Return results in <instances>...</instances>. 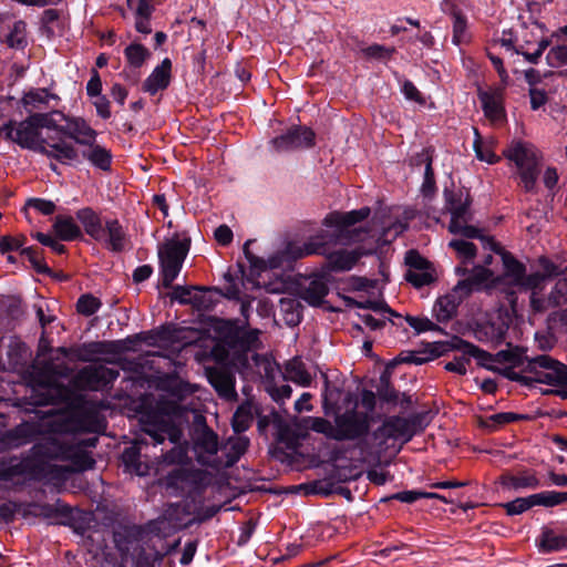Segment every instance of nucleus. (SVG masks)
Listing matches in <instances>:
<instances>
[{
    "label": "nucleus",
    "instance_id": "obj_1",
    "mask_svg": "<svg viewBox=\"0 0 567 567\" xmlns=\"http://www.w3.org/2000/svg\"><path fill=\"white\" fill-rule=\"evenodd\" d=\"M141 434L134 445L125 449L122 454L124 464L133 468L138 475L144 473L141 470V457H150L148 449L156 450L152 457L157 464H181L187 458V449L181 444L183 437L182 429L167 415L161 413H148L141 417Z\"/></svg>",
    "mask_w": 567,
    "mask_h": 567
},
{
    "label": "nucleus",
    "instance_id": "obj_2",
    "mask_svg": "<svg viewBox=\"0 0 567 567\" xmlns=\"http://www.w3.org/2000/svg\"><path fill=\"white\" fill-rule=\"evenodd\" d=\"M369 215V207L347 213H329L322 221L327 229L319 230L302 246L288 245L287 252L291 259H300L310 255H326L337 245L346 246L361 241L365 231L362 228L351 229V227L368 218Z\"/></svg>",
    "mask_w": 567,
    "mask_h": 567
},
{
    "label": "nucleus",
    "instance_id": "obj_3",
    "mask_svg": "<svg viewBox=\"0 0 567 567\" xmlns=\"http://www.w3.org/2000/svg\"><path fill=\"white\" fill-rule=\"evenodd\" d=\"M0 134L7 140L49 158H53L61 164L71 165L72 162H79L76 147L62 137L48 135L41 137V132L33 124L30 115L17 123L9 121L0 127Z\"/></svg>",
    "mask_w": 567,
    "mask_h": 567
},
{
    "label": "nucleus",
    "instance_id": "obj_4",
    "mask_svg": "<svg viewBox=\"0 0 567 567\" xmlns=\"http://www.w3.org/2000/svg\"><path fill=\"white\" fill-rule=\"evenodd\" d=\"M522 372L514 371L513 365L501 371L502 375L511 381L519 382L524 385H533V383H545L553 386L563 388L557 393L563 398H567V365L555 360L548 354H540L527 359V363L523 365Z\"/></svg>",
    "mask_w": 567,
    "mask_h": 567
},
{
    "label": "nucleus",
    "instance_id": "obj_5",
    "mask_svg": "<svg viewBox=\"0 0 567 567\" xmlns=\"http://www.w3.org/2000/svg\"><path fill=\"white\" fill-rule=\"evenodd\" d=\"M97 442V436L85 440L73 437L72 442L56 437H45L32 446L31 453L34 458L43 463L52 460L71 461L75 471H85L92 468L95 464L85 449L95 447Z\"/></svg>",
    "mask_w": 567,
    "mask_h": 567
},
{
    "label": "nucleus",
    "instance_id": "obj_6",
    "mask_svg": "<svg viewBox=\"0 0 567 567\" xmlns=\"http://www.w3.org/2000/svg\"><path fill=\"white\" fill-rule=\"evenodd\" d=\"M449 344L451 349L464 352L465 354L475 358L480 365L489 370H493V368L488 367L487 362L509 363L513 367H520L527 363V359H530L526 354L525 350L519 347H512L511 343H507V349L501 350L495 354L482 350L477 346L463 340L460 337H453Z\"/></svg>",
    "mask_w": 567,
    "mask_h": 567
},
{
    "label": "nucleus",
    "instance_id": "obj_7",
    "mask_svg": "<svg viewBox=\"0 0 567 567\" xmlns=\"http://www.w3.org/2000/svg\"><path fill=\"white\" fill-rule=\"evenodd\" d=\"M504 156L513 161L518 167L519 178L525 190L535 192L539 175L536 148L530 144L517 142L504 151Z\"/></svg>",
    "mask_w": 567,
    "mask_h": 567
},
{
    "label": "nucleus",
    "instance_id": "obj_8",
    "mask_svg": "<svg viewBox=\"0 0 567 567\" xmlns=\"http://www.w3.org/2000/svg\"><path fill=\"white\" fill-rule=\"evenodd\" d=\"M189 250V240L172 239L158 248L162 286L171 288Z\"/></svg>",
    "mask_w": 567,
    "mask_h": 567
},
{
    "label": "nucleus",
    "instance_id": "obj_9",
    "mask_svg": "<svg viewBox=\"0 0 567 567\" xmlns=\"http://www.w3.org/2000/svg\"><path fill=\"white\" fill-rule=\"evenodd\" d=\"M511 323V312L506 309H499L489 315L486 320L476 322L473 334L477 341L496 347L505 342Z\"/></svg>",
    "mask_w": 567,
    "mask_h": 567
},
{
    "label": "nucleus",
    "instance_id": "obj_10",
    "mask_svg": "<svg viewBox=\"0 0 567 567\" xmlns=\"http://www.w3.org/2000/svg\"><path fill=\"white\" fill-rule=\"evenodd\" d=\"M369 430L367 414L347 411L334 419V441H354L367 435Z\"/></svg>",
    "mask_w": 567,
    "mask_h": 567
},
{
    "label": "nucleus",
    "instance_id": "obj_11",
    "mask_svg": "<svg viewBox=\"0 0 567 567\" xmlns=\"http://www.w3.org/2000/svg\"><path fill=\"white\" fill-rule=\"evenodd\" d=\"M204 478L202 471L178 467L167 474L165 485L179 495L192 496L203 491Z\"/></svg>",
    "mask_w": 567,
    "mask_h": 567
},
{
    "label": "nucleus",
    "instance_id": "obj_12",
    "mask_svg": "<svg viewBox=\"0 0 567 567\" xmlns=\"http://www.w3.org/2000/svg\"><path fill=\"white\" fill-rule=\"evenodd\" d=\"M315 138L316 134L310 127L295 125L284 134L272 138L271 145L279 153L293 152L312 147Z\"/></svg>",
    "mask_w": 567,
    "mask_h": 567
},
{
    "label": "nucleus",
    "instance_id": "obj_13",
    "mask_svg": "<svg viewBox=\"0 0 567 567\" xmlns=\"http://www.w3.org/2000/svg\"><path fill=\"white\" fill-rule=\"evenodd\" d=\"M373 436L380 445H385L389 440H401L402 444L408 443L414 436V431L406 417L389 416L374 432Z\"/></svg>",
    "mask_w": 567,
    "mask_h": 567
},
{
    "label": "nucleus",
    "instance_id": "obj_14",
    "mask_svg": "<svg viewBox=\"0 0 567 567\" xmlns=\"http://www.w3.org/2000/svg\"><path fill=\"white\" fill-rule=\"evenodd\" d=\"M192 440L197 461L203 465L208 464V458L215 455L219 447L217 434L206 424L204 419L194 427Z\"/></svg>",
    "mask_w": 567,
    "mask_h": 567
},
{
    "label": "nucleus",
    "instance_id": "obj_15",
    "mask_svg": "<svg viewBox=\"0 0 567 567\" xmlns=\"http://www.w3.org/2000/svg\"><path fill=\"white\" fill-rule=\"evenodd\" d=\"M258 330H246L231 324L225 332L223 342L234 353L245 354V362H247L246 353L258 347Z\"/></svg>",
    "mask_w": 567,
    "mask_h": 567
},
{
    "label": "nucleus",
    "instance_id": "obj_16",
    "mask_svg": "<svg viewBox=\"0 0 567 567\" xmlns=\"http://www.w3.org/2000/svg\"><path fill=\"white\" fill-rule=\"evenodd\" d=\"M298 297L309 306L320 307L329 293L327 279L322 275H311L297 284Z\"/></svg>",
    "mask_w": 567,
    "mask_h": 567
},
{
    "label": "nucleus",
    "instance_id": "obj_17",
    "mask_svg": "<svg viewBox=\"0 0 567 567\" xmlns=\"http://www.w3.org/2000/svg\"><path fill=\"white\" fill-rule=\"evenodd\" d=\"M206 375L210 385L220 398L227 401H235L237 399L235 374L230 369L226 367L207 368Z\"/></svg>",
    "mask_w": 567,
    "mask_h": 567
},
{
    "label": "nucleus",
    "instance_id": "obj_18",
    "mask_svg": "<svg viewBox=\"0 0 567 567\" xmlns=\"http://www.w3.org/2000/svg\"><path fill=\"white\" fill-rule=\"evenodd\" d=\"M66 124L59 128V134L73 140L76 144L85 146L96 141L97 133L82 117H64Z\"/></svg>",
    "mask_w": 567,
    "mask_h": 567
},
{
    "label": "nucleus",
    "instance_id": "obj_19",
    "mask_svg": "<svg viewBox=\"0 0 567 567\" xmlns=\"http://www.w3.org/2000/svg\"><path fill=\"white\" fill-rule=\"evenodd\" d=\"M477 96L488 120L497 122L505 118L504 86L492 87L487 91L478 89Z\"/></svg>",
    "mask_w": 567,
    "mask_h": 567
},
{
    "label": "nucleus",
    "instance_id": "obj_20",
    "mask_svg": "<svg viewBox=\"0 0 567 567\" xmlns=\"http://www.w3.org/2000/svg\"><path fill=\"white\" fill-rule=\"evenodd\" d=\"M368 254H372V250L365 251L362 248H357L351 251L344 249L329 251L324 255L327 259L323 268L329 271H348L363 255Z\"/></svg>",
    "mask_w": 567,
    "mask_h": 567
},
{
    "label": "nucleus",
    "instance_id": "obj_21",
    "mask_svg": "<svg viewBox=\"0 0 567 567\" xmlns=\"http://www.w3.org/2000/svg\"><path fill=\"white\" fill-rule=\"evenodd\" d=\"M499 483L504 488L514 491L535 489L540 486V481L536 473L530 470H524L517 474L506 472L501 475Z\"/></svg>",
    "mask_w": 567,
    "mask_h": 567
},
{
    "label": "nucleus",
    "instance_id": "obj_22",
    "mask_svg": "<svg viewBox=\"0 0 567 567\" xmlns=\"http://www.w3.org/2000/svg\"><path fill=\"white\" fill-rule=\"evenodd\" d=\"M172 62L165 58L159 65H157L151 75L144 81L143 90L151 95L156 94L158 91L165 90L171 82Z\"/></svg>",
    "mask_w": 567,
    "mask_h": 567
},
{
    "label": "nucleus",
    "instance_id": "obj_23",
    "mask_svg": "<svg viewBox=\"0 0 567 567\" xmlns=\"http://www.w3.org/2000/svg\"><path fill=\"white\" fill-rule=\"evenodd\" d=\"M78 153L80 158L78 163H81L82 159H86L93 166L102 171H110L112 154L104 146L96 144V141L83 146V150L81 152L78 151ZM74 163L75 162H72L71 164Z\"/></svg>",
    "mask_w": 567,
    "mask_h": 567
},
{
    "label": "nucleus",
    "instance_id": "obj_24",
    "mask_svg": "<svg viewBox=\"0 0 567 567\" xmlns=\"http://www.w3.org/2000/svg\"><path fill=\"white\" fill-rule=\"evenodd\" d=\"M185 505L183 504H172L165 511V518L169 520L171 525L176 528H186L193 525L194 523H203L217 514L219 507H207L200 513H198L195 517L188 519L187 522H183L177 517V514L184 511Z\"/></svg>",
    "mask_w": 567,
    "mask_h": 567
},
{
    "label": "nucleus",
    "instance_id": "obj_25",
    "mask_svg": "<svg viewBox=\"0 0 567 567\" xmlns=\"http://www.w3.org/2000/svg\"><path fill=\"white\" fill-rule=\"evenodd\" d=\"M465 297L466 296L462 292H456L455 288L452 293L440 297L433 307V312L437 321L445 322L452 319L456 315L457 307Z\"/></svg>",
    "mask_w": 567,
    "mask_h": 567
},
{
    "label": "nucleus",
    "instance_id": "obj_26",
    "mask_svg": "<svg viewBox=\"0 0 567 567\" xmlns=\"http://www.w3.org/2000/svg\"><path fill=\"white\" fill-rule=\"evenodd\" d=\"M493 276V272L484 266H475L466 279L461 280L455 286L456 292H462L464 296H468L473 291L482 289L483 285L488 281Z\"/></svg>",
    "mask_w": 567,
    "mask_h": 567
},
{
    "label": "nucleus",
    "instance_id": "obj_27",
    "mask_svg": "<svg viewBox=\"0 0 567 567\" xmlns=\"http://www.w3.org/2000/svg\"><path fill=\"white\" fill-rule=\"evenodd\" d=\"M76 218L83 225L85 233L93 239L101 241L105 237L104 223L100 215L90 207L79 209Z\"/></svg>",
    "mask_w": 567,
    "mask_h": 567
},
{
    "label": "nucleus",
    "instance_id": "obj_28",
    "mask_svg": "<svg viewBox=\"0 0 567 567\" xmlns=\"http://www.w3.org/2000/svg\"><path fill=\"white\" fill-rule=\"evenodd\" d=\"M466 221L467 216L460 218L458 220H451L449 230L453 234H461L465 238L481 239L485 249L492 251L498 249V244L493 238L483 236L481 229L475 226L467 225Z\"/></svg>",
    "mask_w": 567,
    "mask_h": 567
},
{
    "label": "nucleus",
    "instance_id": "obj_29",
    "mask_svg": "<svg viewBox=\"0 0 567 567\" xmlns=\"http://www.w3.org/2000/svg\"><path fill=\"white\" fill-rule=\"evenodd\" d=\"M105 237L101 241L104 243L106 248L114 252L124 250L125 247V233L117 219H107L104 221Z\"/></svg>",
    "mask_w": 567,
    "mask_h": 567
},
{
    "label": "nucleus",
    "instance_id": "obj_30",
    "mask_svg": "<svg viewBox=\"0 0 567 567\" xmlns=\"http://www.w3.org/2000/svg\"><path fill=\"white\" fill-rule=\"evenodd\" d=\"M445 208L451 213V220H458L468 215V207L471 204L470 196L466 194L463 199V193H455L453 190H444Z\"/></svg>",
    "mask_w": 567,
    "mask_h": 567
},
{
    "label": "nucleus",
    "instance_id": "obj_31",
    "mask_svg": "<svg viewBox=\"0 0 567 567\" xmlns=\"http://www.w3.org/2000/svg\"><path fill=\"white\" fill-rule=\"evenodd\" d=\"M252 243V240H247L244 245V254L249 261L250 266L254 268H257L259 270H266V269H275L279 268L284 265V262L288 259L289 252H287V249L284 251H279L275 254L274 256L269 257L268 260H265L262 258H258L251 254L249 250V245Z\"/></svg>",
    "mask_w": 567,
    "mask_h": 567
},
{
    "label": "nucleus",
    "instance_id": "obj_32",
    "mask_svg": "<svg viewBox=\"0 0 567 567\" xmlns=\"http://www.w3.org/2000/svg\"><path fill=\"white\" fill-rule=\"evenodd\" d=\"M494 251L502 256L505 276L509 278L512 285L518 287L526 274L525 265L518 261L512 254L505 251L499 245L498 249Z\"/></svg>",
    "mask_w": 567,
    "mask_h": 567
},
{
    "label": "nucleus",
    "instance_id": "obj_33",
    "mask_svg": "<svg viewBox=\"0 0 567 567\" xmlns=\"http://www.w3.org/2000/svg\"><path fill=\"white\" fill-rule=\"evenodd\" d=\"M29 348L20 339L12 337L7 347V370L22 368L27 363Z\"/></svg>",
    "mask_w": 567,
    "mask_h": 567
},
{
    "label": "nucleus",
    "instance_id": "obj_34",
    "mask_svg": "<svg viewBox=\"0 0 567 567\" xmlns=\"http://www.w3.org/2000/svg\"><path fill=\"white\" fill-rule=\"evenodd\" d=\"M285 379L301 386L310 385L312 378L306 369V364L299 357H295L286 363Z\"/></svg>",
    "mask_w": 567,
    "mask_h": 567
},
{
    "label": "nucleus",
    "instance_id": "obj_35",
    "mask_svg": "<svg viewBox=\"0 0 567 567\" xmlns=\"http://www.w3.org/2000/svg\"><path fill=\"white\" fill-rule=\"evenodd\" d=\"M249 446V440L246 436L229 437L223 449L227 450L225 466H234Z\"/></svg>",
    "mask_w": 567,
    "mask_h": 567
},
{
    "label": "nucleus",
    "instance_id": "obj_36",
    "mask_svg": "<svg viewBox=\"0 0 567 567\" xmlns=\"http://www.w3.org/2000/svg\"><path fill=\"white\" fill-rule=\"evenodd\" d=\"M53 229L62 240H74L81 237V229L70 216H56Z\"/></svg>",
    "mask_w": 567,
    "mask_h": 567
},
{
    "label": "nucleus",
    "instance_id": "obj_37",
    "mask_svg": "<svg viewBox=\"0 0 567 567\" xmlns=\"http://www.w3.org/2000/svg\"><path fill=\"white\" fill-rule=\"evenodd\" d=\"M528 419L529 416L525 414H517L514 412H501L481 420L480 425L489 432H494L504 424Z\"/></svg>",
    "mask_w": 567,
    "mask_h": 567
},
{
    "label": "nucleus",
    "instance_id": "obj_38",
    "mask_svg": "<svg viewBox=\"0 0 567 567\" xmlns=\"http://www.w3.org/2000/svg\"><path fill=\"white\" fill-rule=\"evenodd\" d=\"M34 433V425L23 423L7 433L6 442L10 447H19L30 443Z\"/></svg>",
    "mask_w": 567,
    "mask_h": 567
},
{
    "label": "nucleus",
    "instance_id": "obj_39",
    "mask_svg": "<svg viewBox=\"0 0 567 567\" xmlns=\"http://www.w3.org/2000/svg\"><path fill=\"white\" fill-rule=\"evenodd\" d=\"M537 264L546 279H551L567 272V260L560 256H556L555 260L540 256L537 259Z\"/></svg>",
    "mask_w": 567,
    "mask_h": 567
},
{
    "label": "nucleus",
    "instance_id": "obj_40",
    "mask_svg": "<svg viewBox=\"0 0 567 567\" xmlns=\"http://www.w3.org/2000/svg\"><path fill=\"white\" fill-rule=\"evenodd\" d=\"M449 14L453 19V39H452V41L454 44L460 45L467 41L466 17L462 13V11L455 4L450 6Z\"/></svg>",
    "mask_w": 567,
    "mask_h": 567
},
{
    "label": "nucleus",
    "instance_id": "obj_41",
    "mask_svg": "<svg viewBox=\"0 0 567 567\" xmlns=\"http://www.w3.org/2000/svg\"><path fill=\"white\" fill-rule=\"evenodd\" d=\"M254 421L252 404L250 402H244L240 404L234 413L231 425L235 433L239 434L249 429Z\"/></svg>",
    "mask_w": 567,
    "mask_h": 567
},
{
    "label": "nucleus",
    "instance_id": "obj_42",
    "mask_svg": "<svg viewBox=\"0 0 567 567\" xmlns=\"http://www.w3.org/2000/svg\"><path fill=\"white\" fill-rule=\"evenodd\" d=\"M533 506L554 507L567 503V492L547 491L528 496Z\"/></svg>",
    "mask_w": 567,
    "mask_h": 567
},
{
    "label": "nucleus",
    "instance_id": "obj_43",
    "mask_svg": "<svg viewBox=\"0 0 567 567\" xmlns=\"http://www.w3.org/2000/svg\"><path fill=\"white\" fill-rule=\"evenodd\" d=\"M280 311L284 320L289 326H296L301 320L302 306L295 298L285 297L279 300Z\"/></svg>",
    "mask_w": 567,
    "mask_h": 567
},
{
    "label": "nucleus",
    "instance_id": "obj_44",
    "mask_svg": "<svg viewBox=\"0 0 567 567\" xmlns=\"http://www.w3.org/2000/svg\"><path fill=\"white\" fill-rule=\"evenodd\" d=\"M539 548L544 553L567 548V536L556 535L551 529L546 528L542 533Z\"/></svg>",
    "mask_w": 567,
    "mask_h": 567
},
{
    "label": "nucleus",
    "instance_id": "obj_45",
    "mask_svg": "<svg viewBox=\"0 0 567 567\" xmlns=\"http://www.w3.org/2000/svg\"><path fill=\"white\" fill-rule=\"evenodd\" d=\"M49 97L50 94L45 89L32 90L23 95L21 103L30 115L34 110H40L42 105L48 104Z\"/></svg>",
    "mask_w": 567,
    "mask_h": 567
},
{
    "label": "nucleus",
    "instance_id": "obj_46",
    "mask_svg": "<svg viewBox=\"0 0 567 567\" xmlns=\"http://www.w3.org/2000/svg\"><path fill=\"white\" fill-rule=\"evenodd\" d=\"M128 64L135 69L141 68L151 56V52L140 43H132L124 50Z\"/></svg>",
    "mask_w": 567,
    "mask_h": 567
},
{
    "label": "nucleus",
    "instance_id": "obj_47",
    "mask_svg": "<svg viewBox=\"0 0 567 567\" xmlns=\"http://www.w3.org/2000/svg\"><path fill=\"white\" fill-rule=\"evenodd\" d=\"M21 255L25 256V258L31 264L32 268L38 274L51 275V269L43 261V251L39 248L27 247L21 249Z\"/></svg>",
    "mask_w": 567,
    "mask_h": 567
},
{
    "label": "nucleus",
    "instance_id": "obj_48",
    "mask_svg": "<svg viewBox=\"0 0 567 567\" xmlns=\"http://www.w3.org/2000/svg\"><path fill=\"white\" fill-rule=\"evenodd\" d=\"M53 115H61L64 118V116L60 112H56V111L51 112V113H38L37 112V113L30 114V117L39 132L41 128L53 130L55 132L54 136L61 137L59 134V128L62 125H59L55 122V120L53 118Z\"/></svg>",
    "mask_w": 567,
    "mask_h": 567
},
{
    "label": "nucleus",
    "instance_id": "obj_49",
    "mask_svg": "<svg viewBox=\"0 0 567 567\" xmlns=\"http://www.w3.org/2000/svg\"><path fill=\"white\" fill-rule=\"evenodd\" d=\"M63 514L68 517V524L79 534H84L90 525L87 515L79 509L64 507Z\"/></svg>",
    "mask_w": 567,
    "mask_h": 567
},
{
    "label": "nucleus",
    "instance_id": "obj_50",
    "mask_svg": "<svg viewBox=\"0 0 567 567\" xmlns=\"http://www.w3.org/2000/svg\"><path fill=\"white\" fill-rule=\"evenodd\" d=\"M25 22L16 21L12 30L6 37V43L13 49H23L27 45Z\"/></svg>",
    "mask_w": 567,
    "mask_h": 567
},
{
    "label": "nucleus",
    "instance_id": "obj_51",
    "mask_svg": "<svg viewBox=\"0 0 567 567\" xmlns=\"http://www.w3.org/2000/svg\"><path fill=\"white\" fill-rule=\"evenodd\" d=\"M529 321L533 322L534 319L546 312V310L551 306V300L548 298H544L538 295V291H532L529 297Z\"/></svg>",
    "mask_w": 567,
    "mask_h": 567
},
{
    "label": "nucleus",
    "instance_id": "obj_52",
    "mask_svg": "<svg viewBox=\"0 0 567 567\" xmlns=\"http://www.w3.org/2000/svg\"><path fill=\"white\" fill-rule=\"evenodd\" d=\"M422 159L426 161V167L424 169V179L421 186V192L425 197H432L436 192L435 175L432 167V158L422 155Z\"/></svg>",
    "mask_w": 567,
    "mask_h": 567
},
{
    "label": "nucleus",
    "instance_id": "obj_53",
    "mask_svg": "<svg viewBox=\"0 0 567 567\" xmlns=\"http://www.w3.org/2000/svg\"><path fill=\"white\" fill-rule=\"evenodd\" d=\"M102 306V302L99 298L94 297L91 293L82 295L76 302V310L79 313L83 316H92L94 315L100 307Z\"/></svg>",
    "mask_w": 567,
    "mask_h": 567
},
{
    "label": "nucleus",
    "instance_id": "obj_54",
    "mask_svg": "<svg viewBox=\"0 0 567 567\" xmlns=\"http://www.w3.org/2000/svg\"><path fill=\"white\" fill-rule=\"evenodd\" d=\"M408 282L412 284L415 288H421L432 284L435 277L430 269L424 270H408L404 275Z\"/></svg>",
    "mask_w": 567,
    "mask_h": 567
},
{
    "label": "nucleus",
    "instance_id": "obj_55",
    "mask_svg": "<svg viewBox=\"0 0 567 567\" xmlns=\"http://www.w3.org/2000/svg\"><path fill=\"white\" fill-rule=\"evenodd\" d=\"M450 247L453 248L460 257L464 258V262H468L476 256V246L473 243L463 239H453L450 241Z\"/></svg>",
    "mask_w": 567,
    "mask_h": 567
},
{
    "label": "nucleus",
    "instance_id": "obj_56",
    "mask_svg": "<svg viewBox=\"0 0 567 567\" xmlns=\"http://www.w3.org/2000/svg\"><path fill=\"white\" fill-rule=\"evenodd\" d=\"M308 426L313 432L323 434L326 437L334 440V425L323 417H309Z\"/></svg>",
    "mask_w": 567,
    "mask_h": 567
},
{
    "label": "nucleus",
    "instance_id": "obj_57",
    "mask_svg": "<svg viewBox=\"0 0 567 567\" xmlns=\"http://www.w3.org/2000/svg\"><path fill=\"white\" fill-rule=\"evenodd\" d=\"M405 321L409 323L410 327H412L417 333L425 332V331H439L443 332V329L432 322L427 318H417L413 316H405Z\"/></svg>",
    "mask_w": 567,
    "mask_h": 567
},
{
    "label": "nucleus",
    "instance_id": "obj_58",
    "mask_svg": "<svg viewBox=\"0 0 567 567\" xmlns=\"http://www.w3.org/2000/svg\"><path fill=\"white\" fill-rule=\"evenodd\" d=\"M549 299L553 307H558L567 302V278L558 279L549 292Z\"/></svg>",
    "mask_w": 567,
    "mask_h": 567
},
{
    "label": "nucleus",
    "instance_id": "obj_59",
    "mask_svg": "<svg viewBox=\"0 0 567 567\" xmlns=\"http://www.w3.org/2000/svg\"><path fill=\"white\" fill-rule=\"evenodd\" d=\"M405 264L409 266L408 270L430 269V262L414 249L405 254Z\"/></svg>",
    "mask_w": 567,
    "mask_h": 567
},
{
    "label": "nucleus",
    "instance_id": "obj_60",
    "mask_svg": "<svg viewBox=\"0 0 567 567\" xmlns=\"http://www.w3.org/2000/svg\"><path fill=\"white\" fill-rule=\"evenodd\" d=\"M547 280L540 271L524 276L522 282L519 284V288L525 290L537 291V289H543V282Z\"/></svg>",
    "mask_w": 567,
    "mask_h": 567
},
{
    "label": "nucleus",
    "instance_id": "obj_61",
    "mask_svg": "<svg viewBox=\"0 0 567 567\" xmlns=\"http://www.w3.org/2000/svg\"><path fill=\"white\" fill-rule=\"evenodd\" d=\"M507 515H518L532 508L530 499L527 497H518L512 502L503 504Z\"/></svg>",
    "mask_w": 567,
    "mask_h": 567
},
{
    "label": "nucleus",
    "instance_id": "obj_62",
    "mask_svg": "<svg viewBox=\"0 0 567 567\" xmlns=\"http://www.w3.org/2000/svg\"><path fill=\"white\" fill-rule=\"evenodd\" d=\"M105 351V344L103 342H91L83 344L78 358L82 361H91L94 354H101Z\"/></svg>",
    "mask_w": 567,
    "mask_h": 567
},
{
    "label": "nucleus",
    "instance_id": "obj_63",
    "mask_svg": "<svg viewBox=\"0 0 567 567\" xmlns=\"http://www.w3.org/2000/svg\"><path fill=\"white\" fill-rule=\"evenodd\" d=\"M25 241V237H11V236H2L0 238V252L6 254L13 250H19L22 248Z\"/></svg>",
    "mask_w": 567,
    "mask_h": 567
},
{
    "label": "nucleus",
    "instance_id": "obj_64",
    "mask_svg": "<svg viewBox=\"0 0 567 567\" xmlns=\"http://www.w3.org/2000/svg\"><path fill=\"white\" fill-rule=\"evenodd\" d=\"M547 60L550 65L557 64H567V47L558 45L551 48L547 53Z\"/></svg>",
    "mask_w": 567,
    "mask_h": 567
}]
</instances>
